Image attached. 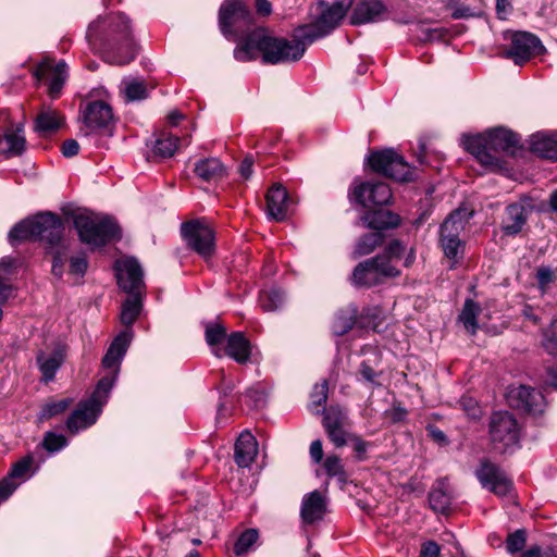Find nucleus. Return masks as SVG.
<instances>
[{
    "mask_svg": "<svg viewBox=\"0 0 557 557\" xmlns=\"http://www.w3.org/2000/svg\"><path fill=\"white\" fill-rule=\"evenodd\" d=\"M329 35L315 21L311 25L301 26L297 38L288 40L270 36L264 28H255L247 34L234 50V58L240 62L257 59L262 54V61L269 64L296 62L302 58L307 45Z\"/></svg>",
    "mask_w": 557,
    "mask_h": 557,
    "instance_id": "1",
    "label": "nucleus"
},
{
    "mask_svg": "<svg viewBox=\"0 0 557 557\" xmlns=\"http://www.w3.org/2000/svg\"><path fill=\"white\" fill-rule=\"evenodd\" d=\"M90 42H98L108 53L107 61L119 65L132 62L136 47L129 20L123 13H112L92 22L87 30Z\"/></svg>",
    "mask_w": 557,
    "mask_h": 557,
    "instance_id": "2",
    "label": "nucleus"
},
{
    "mask_svg": "<svg viewBox=\"0 0 557 557\" xmlns=\"http://www.w3.org/2000/svg\"><path fill=\"white\" fill-rule=\"evenodd\" d=\"M463 145L485 169L497 172L504 169L499 154L513 153L519 137L507 128L496 127L483 134L465 136Z\"/></svg>",
    "mask_w": 557,
    "mask_h": 557,
    "instance_id": "3",
    "label": "nucleus"
},
{
    "mask_svg": "<svg viewBox=\"0 0 557 557\" xmlns=\"http://www.w3.org/2000/svg\"><path fill=\"white\" fill-rule=\"evenodd\" d=\"M64 225L61 218L51 212H44L32 219L17 223L9 233V239L40 240L50 247H57L63 238Z\"/></svg>",
    "mask_w": 557,
    "mask_h": 557,
    "instance_id": "4",
    "label": "nucleus"
},
{
    "mask_svg": "<svg viewBox=\"0 0 557 557\" xmlns=\"http://www.w3.org/2000/svg\"><path fill=\"white\" fill-rule=\"evenodd\" d=\"M113 384L114 376L102 377L98 382L91 396L77 405L76 409L66 420V429L71 434H77L96 423L102 411V407L109 398Z\"/></svg>",
    "mask_w": 557,
    "mask_h": 557,
    "instance_id": "5",
    "label": "nucleus"
},
{
    "mask_svg": "<svg viewBox=\"0 0 557 557\" xmlns=\"http://www.w3.org/2000/svg\"><path fill=\"white\" fill-rule=\"evenodd\" d=\"M73 222L79 239L92 247L104 246L121 237L120 226L110 216L94 218L87 214H77Z\"/></svg>",
    "mask_w": 557,
    "mask_h": 557,
    "instance_id": "6",
    "label": "nucleus"
},
{
    "mask_svg": "<svg viewBox=\"0 0 557 557\" xmlns=\"http://www.w3.org/2000/svg\"><path fill=\"white\" fill-rule=\"evenodd\" d=\"M368 162L374 172L396 181L409 182L414 178L411 165L393 149L372 152L368 158Z\"/></svg>",
    "mask_w": 557,
    "mask_h": 557,
    "instance_id": "7",
    "label": "nucleus"
},
{
    "mask_svg": "<svg viewBox=\"0 0 557 557\" xmlns=\"http://www.w3.org/2000/svg\"><path fill=\"white\" fill-rule=\"evenodd\" d=\"M490 435L495 447L505 453L516 447L520 440V429L512 413L494 412L490 421Z\"/></svg>",
    "mask_w": 557,
    "mask_h": 557,
    "instance_id": "8",
    "label": "nucleus"
},
{
    "mask_svg": "<svg viewBox=\"0 0 557 557\" xmlns=\"http://www.w3.org/2000/svg\"><path fill=\"white\" fill-rule=\"evenodd\" d=\"M182 236L189 249L205 259L215 251V236L209 224L201 220H193L182 224Z\"/></svg>",
    "mask_w": 557,
    "mask_h": 557,
    "instance_id": "9",
    "label": "nucleus"
},
{
    "mask_svg": "<svg viewBox=\"0 0 557 557\" xmlns=\"http://www.w3.org/2000/svg\"><path fill=\"white\" fill-rule=\"evenodd\" d=\"M399 271L393 267L386 257L376 256L360 262L352 272V282L357 286L371 287L379 285L386 277H396Z\"/></svg>",
    "mask_w": 557,
    "mask_h": 557,
    "instance_id": "10",
    "label": "nucleus"
},
{
    "mask_svg": "<svg viewBox=\"0 0 557 557\" xmlns=\"http://www.w3.org/2000/svg\"><path fill=\"white\" fill-rule=\"evenodd\" d=\"M470 215L471 213L468 214L466 210L458 209L451 212L441 225V246L446 257L450 259L457 257L461 247L459 235Z\"/></svg>",
    "mask_w": 557,
    "mask_h": 557,
    "instance_id": "11",
    "label": "nucleus"
},
{
    "mask_svg": "<svg viewBox=\"0 0 557 557\" xmlns=\"http://www.w3.org/2000/svg\"><path fill=\"white\" fill-rule=\"evenodd\" d=\"M323 426L335 447H344L348 444L352 433L349 432V419L339 406H330L323 410Z\"/></svg>",
    "mask_w": 557,
    "mask_h": 557,
    "instance_id": "12",
    "label": "nucleus"
},
{
    "mask_svg": "<svg viewBox=\"0 0 557 557\" xmlns=\"http://www.w3.org/2000/svg\"><path fill=\"white\" fill-rule=\"evenodd\" d=\"M475 475L484 488L498 496H505L511 490V481L507 478L506 473L487 459L481 461Z\"/></svg>",
    "mask_w": 557,
    "mask_h": 557,
    "instance_id": "13",
    "label": "nucleus"
},
{
    "mask_svg": "<svg viewBox=\"0 0 557 557\" xmlns=\"http://www.w3.org/2000/svg\"><path fill=\"white\" fill-rule=\"evenodd\" d=\"M543 50L541 40L533 34L518 32L511 38L510 49L505 52L506 58L512 59L517 65L529 61Z\"/></svg>",
    "mask_w": 557,
    "mask_h": 557,
    "instance_id": "14",
    "label": "nucleus"
},
{
    "mask_svg": "<svg viewBox=\"0 0 557 557\" xmlns=\"http://www.w3.org/2000/svg\"><path fill=\"white\" fill-rule=\"evenodd\" d=\"M117 284L127 294H141L144 288L143 269L135 258H126L115 263Z\"/></svg>",
    "mask_w": 557,
    "mask_h": 557,
    "instance_id": "15",
    "label": "nucleus"
},
{
    "mask_svg": "<svg viewBox=\"0 0 557 557\" xmlns=\"http://www.w3.org/2000/svg\"><path fill=\"white\" fill-rule=\"evenodd\" d=\"M251 21V13L247 7L240 1L224 2L219 12V23L221 32L225 36L234 35L233 29L238 24H249Z\"/></svg>",
    "mask_w": 557,
    "mask_h": 557,
    "instance_id": "16",
    "label": "nucleus"
},
{
    "mask_svg": "<svg viewBox=\"0 0 557 557\" xmlns=\"http://www.w3.org/2000/svg\"><path fill=\"white\" fill-rule=\"evenodd\" d=\"M354 197L358 203L364 208L372 206H385L392 198V191L387 184L361 183L354 190Z\"/></svg>",
    "mask_w": 557,
    "mask_h": 557,
    "instance_id": "17",
    "label": "nucleus"
},
{
    "mask_svg": "<svg viewBox=\"0 0 557 557\" xmlns=\"http://www.w3.org/2000/svg\"><path fill=\"white\" fill-rule=\"evenodd\" d=\"M508 401L511 407L531 413L541 412L544 406L543 395L539 391L524 385L510 389L508 393Z\"/></svg>",
    "mask_w": 557,
    "mask_h": 557,
    "instance_id": "18",
    "label": "nucleus"
},
{
    "mask_svg": "<svg viewBox=\"0 0 557 557\" xmlns=\"http://www.w3.org/2000/svg\"><path fill=\"white\" fill-rule=\"evenodd\" d=\"M36 75L39 79L47 81L49 95L57 98L66 78V64L60 62L52 66L51 62H42L38 65Z\"/></svg>",
    "mask_w": 557,
    "mask_h": 557,
    "instance_id": "19",
    "label": "nucleus"
},
{
    "mask_svg": "<svg viewBox=\"0 0 557 557\" xmlns=\"http://www.w3.org/2000/svg\"><path fill=\"white\" fill-rule=\"evenodd\" d=\"M113 121L112 108L102 100L89 102L84 111V123L90 129L107 128Z\"/></svg>",
    "mask_w": 557,
    "mask_h": 557,
    "instance_id": "20",
    "label": "nucleus"
},
{
    "mask_svg": "<svg viewBox=\"0 0 557 557\" xmlns=\"http://www.w3.org/2000/svg\"><path fill=\"white\" fill-rule=\"evenodd\" d=\"M326 512V498L319 491H313L304 496L300 508V517L306 524H313L323 519Z\"/></svg>",
    "mask_w": 557,
    "mask_h": 557,
    "instance_id": "21",
    "label": "nucleus"
},
{
    "mask_svg": "<svg viewBox=\"0 0 557 557\" xmlns=\"http://www.w3.org/2000/svg\"><path fill=\"white\" fill-rule=\"evenodd\" d=\"M387 8L381 0H362L355 7L350 16L352 25L374 23L382 18Z\"/></svg>",
    "mask_w": 557,
    "mask_h": 557,
    "instance_id": "22",
    "label": "nucleus"
},
{
    "mask_svg": "<svg viewBox=\"0 0 557 557\" xmlns=\"http://www.w3.org/2000/svg\"><path fill=\"white\" fill-rule=\"evenodd\" d=\"M23 133L24 123H20L14 129H7L3 135H0V154L5 159L21 156L26 149Z\"/></svg>",
    "mask_w": 557,
    "mask_h": 557,
    "instance_id": "23",
    "label": "nucleus"
},
{
    "mask_svg": "<svg viewBox=\"0 0 557 557\" xmlns=\"http://www.w3.org/2000/svg\"><path fill=\"white\" fill-rule=\"evenodd\" d=\"M267 212L271 220L281 222L287 216L288 194L281 185H273L267 194Z\"/></svg>",
    "mask_w": 557,
    "mask_h": 557,
    "instance_id": "24",
    "label": "nucleus"
},
{
    "mask_svg": "<svg viewBox=\"0 0 557 557\" xmlns=\"http://www.w3.org/2000/svg\"><path fill=\"white\" fill-rule=\"evenodd\" d=\"M258 455L256 437L248 431L239 434L235 443L234 458L238 467L248 468Z\"/></svg>",
    "mask_w": 557,
    "mask_h": 557,
    "instance_id": "25",
    "label": "nucleus"
},
{
    "mask_svg": "<svg viewBox=\"0 0 557 557\" xmlns=\"http://www.w3.org/2000/svg\"><path fill=\"white\" fill-rule=\"evenodd\" d=\"M529 213L524 205L510 203L506 207L505 218L502 222V231L509 236L518 235L525 225Z\"/></svg>",
    "mask_w": 557,
    "mask_h": 557,
    "instance_id": "26",
    "label": "nucleus"
},
{
    "mask_svg": "<svg viewBox=\"0 0 557 557\" xmlns=\"http://www.w3.org/2000/svg\"><path fill=\"white\" fill-rule=\"evenodd\" d=\"M133 334L126 330L121 332L111 343L103 359L102 366L107 369L117 370L120 363L127 351V348L132 342Z\"/></svg>",
    "mask_w": 557,
    "mask_h": 557,
    "instance_id": "27",
    "label": "nucleus"
},
{
    "mask_svg": "<svg viewBox=\"0 0 557 557\" xmlns=\"http://www.w3.org/2000/svg\"><path fill=\"white\" fill-rule=\"evenodd\" d=\"M64 123V116L50 107H42L34 121V131L40 136L57 133Z\"/></svg>",
    "mask_w": 557,
    "mask_h": 557,
    "instance_id": "28",
    "label": "nucleus"
},
{
    "mask_svg": "<svg viewBox=\"0 0 557 557\" xmlns=\"http://www.w3.org/2000/svg\"><path fill=\"white\" fill-rule=\"evenodd\" d=\"M251 345L242 332H234L228 335L226 346L223 348V356H227L237 363L244 364L250 359Z\"/></svg>",
    "mask_w": 557,
    "mask_h": 557,
    "instance_id": "29",
    "label": "nucleus"
},
{
    "mask_svg": "<svg viewBox=\"0 0 557 557\" xmlns=\"http://www.w3.org/2000/svg\"><path fill=\"white\" fill-rule=\"evenodd\" d=\"M352 3L354 0H335V2L325 9L318 17L317 22L320 27L327 34L333 32L339 25V22L343 20Z\"/></svg>",
    "mask_w": 557,
    "mask_h": 557,
    "instance_id": "30",
    "label": "nucleus"
},
{
    "mask_svg": "<svg viewBox=\"0 0 557 557\" xmlns=\"http://www.w3.org/2000/svg\"><path fill=\"white\" fill-rule=\"evenodd\" d=\"M530 146L541 158L557 161V133H536L532 135Z\"/></svg>",
    "mask_w": 557,
    "mask_h": 557,
    "instance_id": "31",
    "label": "nucleus"
},
{
    "mask_svg": "<svg viewBox=\"0 0 557 557\" xmlns=\"http://www.w3.org/2000/svg\"><path fill=\"white\" fill-rule=\"evenodd\" d=\"M196 176L205 182H218L226 175V168L218 158H205L194 165Z\"/></svg>",
    "mask_w": 557,
    "mask_h": 557,
    "instance_id": "32",
    "label": "nucleus"
},
{
    "mask_svg": "<svg viewBox=\"0 0 557 557\" xmlns=\"http://www.w3.org/2000/svg\"><path fill=\"white\" fill-rule=\"evenodd\" d=\"M451 500L453 494L448 481L437 480L429 494L431 508L436 512L445 513L450 508Z\"/></svg>",
    "mask_w": 557,
    "mask_h": 557,
    "instance_id": "33",
    "label": "nucleus"
},
{
    "mask_svg": "<svg viewBox=\"0 0 557 557\" xmlns=\"http://www.w3.org/2000/svg\"><path fill=\"white\" fill-rule=\"evenodd\" d=\"M362 221L367 227L380 232L382 230L396 227L399 224V216L388 210L368 211Z\"/></svg>",
    "mask_w": 557,
    "mask_h": 557,
    "instance_id": "34",
    "label": "nucleus"
},
{
    "mask_svg": "<svg viewBox=\"0 0 557 557\" xmlns=\"http://www.w3.org/2000/svg\"><path fill=\"white\" fill-rule=\"evenodd\" d=\"M357 315L358 309L352 305L337 310L331 324L333 334L336 336H342L348 333L354 327Z\"/></svg>",
    "mask_w": 557,
    "mask_h": 557,
    "instance_id": "35",
    "label": "nucleus"
},
{
    "mask_svg": "<svg viewBox=\"0 0 557 557\" xmlns=\"http://www.w3.org/2000/svg\"><path fill=\"white\" fill-rule=\"evenodd\" d=\"M206 343L211 348L212 354L218 357H223L222 345L226 343V327L220 323H208L205 331Z\"/></svg>",
    "mask_w": 557,
    "mask_h": 557,
    "instance_id": "36",
    "label": "nucleus"
},
{
    "mask_svg": "<svg viewBox=\"0 0 557 557\" xmlns=\"http://www.w3.org/2000/svg\"><path fill=\"white\" fill-rule=\"evenodd\" d=\"M481 306L472 299H467L463 304V308L459 314V321L463 327L471 334L474 335L478 331V317L481 313Z\"/></svg>",
    "mask_w": 557,
    "mask_h": 557,
    "instance_id": "37",
    "label": "nucleus"
},
{
    "mask_svg": "<svg viewBox=\"0 0 557 557\" xmlns=\"http://www.w3.org/2000/svg\"><path fill=\"white\" fill-rule=\"evenodd\" d=\"M121 311V322L131 326L138 318L141 310V294H128Z\"/></svg>",
    "mask_w": 557,
    "mask_h": 557,
    "instance_id": "38",
    "label": "nucleus"
},
{
    "mask_svg": "<svg viewBox=\"0 0 557 557\" xmlns=\"http://www.w3.org/2000/svg\"><path fill=\"white\" fill-rule=\"evenodd\" d=\"M62 362L63 358L60 352H54L49 356L41 352L37 356V363L39 364V369L45 381H50L54 377L55 372L61 367Z\"/></svg>",
    "mask_w": 557,
    "mask_h": 557,
    "instance_id": "39",
    "label": "nucleus"
},
{
    "mask_svg": "<svg viewBox=\"0 0 557 557\" xmlns=\"http://www.w3.org/2000/svg\"><path fill=\"white\" fill-rule=\"evenodd\" d=\"M384 236L381 232H373L362 236L356 245L355 253L366 256L383 244Z\"/></svg>",
    "mask_w": 557,
    "mask_h": 557,
    "instance_id": "40",
    "label": "nucleus"
},
{
    "mask_svg": "<svg viewBox=\"0 0 557 557\" xmlns=\"http://www.w3.org/2000/svg\"><path fill=\"white\" fill-rule=\"evenodd\" d=\"M284 293L280 289L272 288L262 292L259 297V302L264 311H275L280 309L284 302Z\"/></svg>",
    "mask_w": 557,
    "mask_h": 557,
    "instance_id": "41",
    "label": "nucleus"
},
{
    "mask_svg": "<svg viewBox=\"0 0 557 557\" xmlns=\"http://www.w3.org/2000/svg\"><path fill=\"white\" fill-rule=\"evenodd\" d=\"M178 141L180 138L176 136L162 135L156 140L153 152L161 158H170L176 151Z\"/></svg>",
    "mask_w": 557,
    "mask_h": 557,
    "instance_id": "42",
    "label": "nucleus"
},
{
    "mask_svg": "<svg viewBox=\"0 0 557 557\" xmlns=\"http://www.w3.org/2000/svg\"><path fill=\"white\" fill-rule=\"evenodd\" d=\"M325 472L331 478H336L338 482L346 483L348 475L345 471L344 465L338 456L330 455L323 462Z\"/></svg>",
    "mask_w": 557,
    "mask_h": 557,
    "instance_id": "43",
    "label": "nucleus"
},
{
    "mask_svg": "<svg viewBox=\"0 0 557 557\" xmlns=\"http://www.w3.org/2000/svg\"><path fill=\"white\" fill-rule=\"evenodd\" d=\"M124 94L128 101L143 100L147 98L148 91L144 82L137 79L124 81Z\"/></svg>",
    "mask_w": 557,
    "mask_h": 557,
    "instance_id": "44",
    "label": "nucleus"
},
{
    "mask_svg": "<svg viewBox=\"0 0 557 557\" xmlns=\"http://www.w3.org/2000/svg\"><path fill=\"white\" fill-rule=\"evenodd\" d=\"M71 404V398L49 401L42 406L39 417L42 420H47L52 417L59 416L63 413Z\"/></svg>",
    "mask_w": 557,
    "mask_h": 557,
    "instance_id": "45",
    "label": "nucleus"
},
{
    "mask_svg": "<svg viewBox=\"0 0 557 557\" xmlns=\"http://www.w3.org/2000/svg\"><path fill=\"white\" fill-rule=\"evenodd\" d=\"M259 537L256 529H249L243 532L237 539L234 552L237 556H240L249 550V548L257 542Z\"/></svg>",
    "mask_w": 557,
    "mask_h": 557,
    "instance_id": "46",
    "label": "nucleus"
},
{
    "mask_svg": "<svg viewBox=\"0 0 557 557\" xmlns=\"http://www.w3.org/2000/svg\"><path fill=\"white\" fill-rule=\"evenodd\" d=\"M527 543V531L518 529L507 535L505 541L506 549L509 554L521 552Z\"/></svg>",
    "mask_w": 557,
    "mask_h": 557,
    "instance_id": "47",
    "label": "nucleus"
},
{
    "mask_svg": "<svg viewBox=\"0 0 557 557\" xmlns=\"http://www.w3.org/2000/svg\"><path fill=\"white\" fill-rule=\"evenodd\" d=\"M41 445L47 451L55 453L67 445V440L62 434H57L54 432L49 431L46 432V434L44 435Z\"/></svg>",
    "mask_w": 557,
    "mask_h": 557,
    "instance_id": "48",
    "label": "nucleus"
},
{
    "mask_svg": "<svg viewBox=\"0 0 557 557\" xmlns=\"http://www.w3.org/2000/svg\"><path fill=\"white\" fill-rule=\"evenodd\" d=\"M543 347L550 355H557V318L544 332Z\"/></svg>",
    "mask_w": 557,
    "mask_h": 557,
    "instance_id": "49",
    "label": "nucleus"
},
{
    "mask_svg": "<svg viewBox=\"0 0 557 557\" xmlns=\"http://www.w3.org/2000/svg\"><path fill=\"white\" fill-rule=\"evenodd\" d=\"M34 463V457L32 455H27L23 457L17 462L13 463L11 471L9 473L10 478L13 479H23L29 472L32 466Z\"/></svg>",
    "mask_w": 557,
    "mask_h": 557,
    "instance_id": "50",
    "label": "nucleus"
},
{
    "mask_svg": "<svg viewBox=\"0 0 557 557\" xmlns=\"http://www.w3.org/2000/svg\"><path fill=\"white\" fill-rule=\"evenodd\" d=\"M354 446L356 458L358 460H364L367 458V450L371 446L369 442L363 441L360 436L351 434L349 442Z\"/></svg>",
    "mask_w": 557,
    "mask_h": 557,
    "instance_id": "51",
    "label": "nucleus"
},
{
    "mask_svg": "<svg viewBox=\"0 0 557 557\" xmlns=\"http://www.w3.org/2000/svg\"><path fill=\"white\" fill-rule=\"evenodd\" d=\"M327 391H329L327 381L324 380L320 384H317L311 394L312 404L315 406L324 405L327 400Z\"/></svg>",
    "mask_w": 557,
    "mask_h": 557,
    "instance_id": "52",
    "label": "nucleus"
},
{
    "mask_svg": "<svg viewBox=\"0 0 557 557\" xmlns=\"http://www.w3.org/2000/svg\"><path fill=\"white\" fill-rule=\"evenodd\" d=\"M88 263L84 255L72 257L70 260V273L83 276L87 270Z\"/></svg>",
    "mask_w": 557,
    "mask_h": 557,
    "instance_id": "53",
    "label": "nucleus"
},
{
    "mask_svg": "<svg viewBox=\"0 0 557 557\" xmlns=\"http://www.w3.org/2000/svg\"><path fill=\"white\" fill-rule=\"evenodd\" d=\"M536 278L540 288L545 289L550 283L554 282L555 275L549 268L541 267L537 269Z\"/></svg>",
    "mask_w": 557,
    "mask_h": 557,
    "instance_id": "54",
    "label": "nucleus"
},
{
    "mask_svg": "<svg viewBox=\"0 0 557 557\" xmlns=\"http://www.w3.org/2000/svg\"><path fill=\"white\" fill-rule=\"evenodd\" d=\"M61 244H62V242L55 247L57 251L54 252L53 263H52V273L59 277H61L63 274V267L65 263V258H64L63 253L60 251V248L62 247Z\"/></svg>",
    "mask_w": 557,
    "mask_h": 557,
    "instance_id": "55",
    "label": "nucleus"
},
{
    "mask_svg": "<svg viewBox=\"0 0 557 557\" xmlns=\"http://www.w3.org/2000/svg\"><path fill=\"white\" fill-rule=\"evenodd\" d=\"M422 33L429 41L442 40L448 35V30L444 27L424 28Z\"/></svg>",
    "mask_w": 557,
    "mask_h": 557,
    "instance_id": "56",
    "label": "nucleus"
},
{
    "mask_svg": "<svg viewBox=\"0 0 557 557\" xmlns=\"http://www.w3.org/2000/svg\"><path fill=\"white\" fill-rule=\"evenodd\" d=\"M430 152L429 143L426 138H420L418 141L417 149H414V156L420 164L426 163V154Z\"/></svg>",
    "mask_w": 557,
    "mask_h": 557,
    "instance_id": "57",
    "label": "nucleus"
},
{
    "mask_svg": "<svg viewBox=\"0 0 557 557\" xmlns=\"http://www.w3.org/2000/svg\"><path fill=\"white\" fill-rule=\"evenodd\" d=\"M61 151L65 158L75 157L79 151V145L75 139H66L62 144Z\"/></svg>",
    "mask_w": 557,
    "mask_h": 557,
    "instance_id": "58",
    "label": "nucleus"
},
{
    "mask_svg": "<svg viewBox=\"0 0 557 557\" xmlns=\"http://www.w3.org/2000/svg\"><path fill=\"white\" fill-rule=\"evenodd\" d=\"M474 15V12L468 5L456 4L455 7H453L451 17L454 20L469 18L473 17Z\"/></svg>",
    "mask_w": 557,
    "mask_h": 557,
    "instance_id": "59",
    "label": "nucleus"
},
{
    "mask_svg": "<svg viewBox=\"0 0 557 557\" xmlns=\"http://www.w3.org/2000/svg\"><path fill=\"white\" fill-rule=\"evenodd\" d=\"M13 478H5L0 482V498L2 500L7 499L17 487L15 483L12 482Z\"/></svg>",
    "mask_w": 557,
    "mask_h": 557,
    "instance_id": "60",
    "label": "nucleus"
},
{
    "mask_svg": "<svg viewBox=\"0 0 557 557\" xmlns=\"http://www.w3.org/2000/svg\"><path fill=\"white\" fill-rule=\"evenodd\" d=\"M440 546L433 541H428L422 545L419 557H438Z\"/></svg>",
    "mask_w": 557,
    "mask_h": 557,
    "instance_id": "61",
    "label": "nucleus"
},
{
    "mask_svg": "<svg viewBox=\"0 0 557 557\" xmlns=\"http://www.w3.org/2000/svg\"><path fill=\"white\" fill-rule=\"evenodd\" d=\"M426 431H428V434L429 436L435 441L436 443L441 444V445H447L448 444V440H447V436L445 435V433L440 430L438 428L434 426V425H429L426 428Z\"/></svg>",
    "mask_w": 557,
    "mask_h": 557,
    "instance_id": "62",
    "label": "nucleus"
},
{
    "mask_svg": "<svg viewBox=\"0 0 557 557\" xmlns=\"http://www.w3.org/2000/svg\"><path fill=\"white\" fill-rule=\"evenodd\" d=\"M404 247L401 246L400 242L394 240L389 243L387 246L385 253L382 257H386L387 260H391V258H399L400 253L403 252ZM391 263V261H388Z\"/></svg>",
    "mask_w": 557,
    "mask_h": 557,
    "instance_id": "63",
    "label": "nucleus"
},
{
    "mask_svg": "<svg viewBox=\"0 0 557 557\" xmlns=\"http://www.w3.org/2000/svg\"><path fill=\"white\" fill-rule=\"evenodd\" d=\"M550 555L549 552L543 553L540 546L533 545L524 550L520 557H550Z\"/></svg>",
    "mask_w": 557,
    "mask_h": 557,
    "instance_id": "64",
    "label": "nucleus"
}]
</instances>
